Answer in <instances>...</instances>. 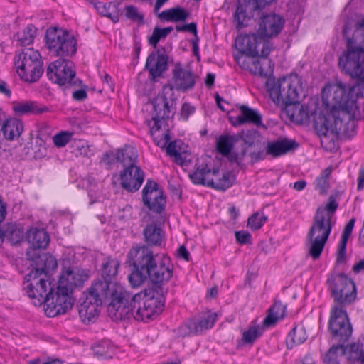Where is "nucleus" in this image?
<instances>
[{"instance_id":"nucleus-1","label":"nucleus","mask_w":364,"mask_h":364,"mask_svg":"<svg viewBox=\"0 0 364 364\" xmlns=\"http://www.w3.org/2000/svg\"><path fill=\"white\" fill-rule=\"evenodd\" d=\"M120 266L119 260L112 257L103 259L100 267V277L95 279L87 292L83 294L82 301L78 307L79 316L84 323H89L99 313L102 303L115 304L127 291L116 278Z\"/></svg>"},{"instance_id":"nucleus-2","label":"nucleus","mask_w":364,"mask_h":364,"mask_svg":"<svg viewBox=\"0 0 364 364\" xmlns=\"http://www.w3.org/2000/svg\"><path fill=\"white\" fill-rule=\"evenodd\" d=\"M164 299L152 289L132 294L127 291L116 303L109 304L107 312L114 321L133 316L137 321L147 322L154 319L164 309Z\"/></svg>"},{"instance_id":"nucleus-3","label":"nucleus","mask_w":364,"mask_h":364,"mask_svg":"<svg viewBox=\"0 0 364 364\" xmlns=\"http://www.w3.org/2000/svg\"><path fill=\"white\" fill-rule=\"evenodd\" d=\"M157 257L146 246L132 249L129 252L127 262L133 269L128 278L132 287L141 286L147 278L156 284L169 281L173 276L171 260L166 255L159 260Z\"/></svg>"},{"instance_id":"nucleus-4","label":"nucleus","mask_w":364,"mask_h":364,"mask_svg":"<svg viewBox=\"0 0 364 364\" xmlns=\"http://www.w3.org/2000/svg\"><path fill=\"white\" fill-rule=\"evenodd\" d=\"M27 255L31 257L33 269L24 277L23 289L35 306L45 304L49 291L51 290L48 272L57 267V261L48 253Z\"/></svg>"},{"instance_id":"nucleus-5","label":"nucleus","mask_w":364,"mask_h":364,"mask_svg":"<svg viewBox=\"0 0 364 364\" xmlns=\"http://www.w3.org/2000/svg\"><path fill=\"white\" fill-rule=\"evenodd\" d=\"M338 203L334 196H331L325 206H319L316 209L306 238V246L308 254L314 259L317 260L324 249L332 228L335 225L333 216L338 209Z\"/></svg>"},{"instance_id":"nucleus-6","label":"nucleus","mask_w":364,"mask_h":364,"mask_svg":"<svg viewBox=\"0 0 364 364\" xmlns=\"http://www.w3.org/2000/svg\"><path fill=\"white\" fill-rule=\"evenodd\" d=\"M361 38L359 39L358 32L351 38H347L346 48L338 58V67L350 77L364 81V36Z\"/></svg>"},{"instance_id":"nucleus-7","label":"nucleus","mask_w":364,"mask_h":364,"mask_svg":"<svg viewBox=\"0 0 364 364\" xmlns=\"http://www.w3.org/2000/svg\"><path fill=\"white\" fill-rule=\"evenodd\" d=\"M353 88L339 82L333 85L326 86L322 90V105L326 112H333L339 115L341 112H350L355 109L364 114L358 100L353 99Z\"/></svg>"},{"instance_id":"nucleus-8","label":"nucleus","mask_w":364,"mask_h":364,"mask_svg":"<svg viewBox=\"0 0 364 364\" xmlns=\"http://www.w3.org/2000/svg\"><path fill=\"white\" fill-rule=\"evenodd\" d=\"M267 87L270 98L277 105L280 106L295 102L302 92L301 79L297 74H291L277 81L269 80Z\"/></svg>"},{"instance_id":"nucleus-9","label":"nucleus","mask_w":364,"mask_h":364,"mask_svg":"<svg viewBox=\"0 0 364 364\" xmlns=\"http://www.w3.org/2000/svg\"><path fill=\"white\" fill-rule=\"evenodd\" d=\"M315 112L314 127L320 137L321 146L326 150L336 147L339 133L342 131L343 121L339 115L333 112Z\"/></svg>"},{"instance_id":"nucleus-10","label":"nucleus","mask_w":364,"mask_h":364,"mask_svg":"<svg viewBox=\"0 0 364 364\" xmlns=\"http://www.w3.org/2000/svg\"><path fill=\"white\" fill-rule=\"evenodd\" d=\"M211 159L208 157L202 161L196 164V170L189 174L191 181L195 184H200L211 187L218 191H225L232 183L230 181L229 173H224L219 178L220 169L217 166H212Z\"/></svg>"},{"instance_id":"nucleus-11","label":"nucleus","mask_w":364,"mask_h":364,"mask_svg":"<svg viewBox=\"0 0 364 364\" xmlns=\"http://www.w3.org/2000/svg\"><path fill=\"white\" fill-rule=\"evenodd\" d=\"M45 39L46 47L55 56L65 58L76 53L77 41L67 30L50 27L46 30Z\"/></svg>"},{"instance_id":"nucleus-12","label":"nucleus","mask_w":364,"mask_h":364,"mask_svg":"<svg viewBox=\"0 0 364 364\" xmlns=\"http://www.w3.org/2000/svg\"><path fill=\"white\" fill-rule=\"evenodd\" d=\"M15 66L20 78L29 83L37 82L43 73L41 54L32 48H25L16 56Z\"/></svg>"},{"instance_id":"nucleus-13","label":"nucleus","mask_w":364,"mask_h":364,"mask_svg":"<svg viewBox=\"0 0 364 364\" xmlns=\"http://www.w3.org/2000/svg\"><path fill=\"white\" fill-rule=\"evenodd\" d=\"M335 305L344 309L353 303L357 292L353 281L343 273L332 274L327 279Z\"/></svg>"},{"instance_id":"nucleus-14","label":"nucleus","mask_w":364,"mask_h":364,"mask_svg":"<svg viewBox=\"0 0 364 364\" xmlns=\"http://www.w3.org/2000/svg\"><path fill=\"white\" fill-rule=\"evenodd\" d=\"M73 63L65 58H60L50 63L46 74L49 80L65 89L79 86L82 81L76 77Z\"/></svg>"},{"instance_id":"nucleus-15","label":"nucleus","mask_w":364,"mask_h":364,"mask_svg":"<svg viewBox=\"0 0 364 364\" xmlns=\"http://www.w3.org/2000/svg\"><path fill=\"white\" fill-rule=\"evenodd\" d=\"M328 328L331 339L338 344H345L349 340L353 328L345 309L332 306Z\"/></svg>"},{"instance_id":"nucleus-16","label":"nucleus","mask_w":364,"mask_h":364,"mask_svg":"<svg viewBox=\"0 0 364 364\" xmlns=\"http://www.w3.org/2000/svg\"><path fill=\"white\" fill-rule=\"evenodd\" d=\"M71 294L72 291L68 287L58 282L56 289H51L46 300L44 304L46 314L48 317H54L65 314L73 307L74 304V299Z\"/></svg>"},{"instance_id":"nucleus-17","label":"nucleus","mask_w":364,"mask_h":364,"mask_svg":"<svg viewBox=\"0 0 364 364\" xmlns=\"http://www.w3.org/2000/svg\"><path fill=\"white\" fill-rule=\"evenodd\" d=\"M152 105V119L148 121V126L151 135L154 136L161 129L162 124L173 117L176 112V103L173 101L170 102L165 95H159L154 99Z\"/></svg>"},{"instance_id":"nucleus-18","label":"nucleus","mask_w":364,"mask_h":364,"mask_svg":"<svg viewBox=\"0 0 364 364\" xmlns=\"http://www.w3.org/2000/svg\"><path fill=\"white\" fill-rule=\"evenodd\" d=\"M274 0H238L237 9L234 14V21L238 29L246 27L249 21L254 17L255 13L258 14L268 4Z\"/></svg>"},{"instance_id":"nucleus-19","label":"nucleus","mask_w":364,"mask_h":364,"mask_svg":"<svg viewBox=\"0 0 364 364\" xmlns=\"http://www.w3.org/2000/svg\"><path fill=\"white\" fill-rule=\"evenodd\" d=\"M285 24L284 17L274 13L264 14L259 16L257 26V33L261 39H267L277 36Z\"/></svg>"},{"instance_id":"nucleus-20","label":"nucleus","mask_w":364,"mask_h":364,"mask_svg":"<svg viewBox=\"0 0 364 364\" xmlns=\"http://www.w3.org/2000/svg\"><path fill=\"white\" fill-rule=\"evenodd\" d=\"M142 200L144 205L156 213H162L166 206V196L157 183L149 178L142 190Z\"/></svg>"},{"instance_id":"nucleus-21","label":"nucleus","mask_w":364,"mask_h":364,"mask_svg":"<svg viewBox=\"0 0 364 364\" xmlns=\"http://www.w3.org/2000/svg\"><path fill=\"white\" fill-rule=\"evenodd\" d=\"M168 57L164 47H159L151 52L147 57L145 69L149 73L150 78L154 80L161 77L164 72L168 70Z\"/></svg>"},{"instance_id":"nucleus-22","label":"nucleus","mask_w":364,"mask_h":364,"mask_svg":"<svg viewBox=\"0 0 364 364\" xmlns=\"http://www.w3.org/2000/svg\"><path fill=\"white\" fill-rule=\"evenodd\" d=\"M215 313L208 314L200 320L191 318L183 323L178 328L179 336L185 337L191 334L197 335L211 328L216 321Z\"/></svg>"},{"instance_id":"nucleus-23","label":"nucleus","mask_w":364,"mask_h":364,"mask_svg":"<svg viewBox=\"0 0 364 364\" xmlns=\"http://www.w3.org/2000/svg\"><path fill=\"white\" fill-rule=\"evenodd\" d=\"M264 43H270L269 41L261 39L257 33L240 35L235 39V48L241 54L247 55L259 56Z\"/></svg>"},{"instance_id":"nucleus-24","label":"nucleus","mask_w":364,"mask_h":364,"mask_svg":"<svg viewBox=\"0 0 364 364\" xmlns=\"http://www.w3.org/2000/svg\"><path fill=\"white\" fill-rule=\"evenodd\" d=\"M144 180V173L138 166H129L120 172L121 186L128 192L139 189Z\"/></svg>"},{"instance_id":"nucleus-25","label":"nucleus","mask_w":364,"mask_h":364,"mask_svg":"<svg viewBox=\"0 0 364 364\" xmlns=\"http://www.w3.org/2000/svg\"><path fill=\"white\" fill-rule=\"evenodd\" d=\"M88 272L78 268L68 269L60 276L58 283L73 292L75 287H82L89 279Z\"/></svg>"},{"instance_id":"nucleus-26","label":"nucleus","mask_w":364,"mask_h":364,"mask_svg":"<svg viewBox=\"0 0 364 364\" xmlns=\"http://www.w3.org/2000/svg\"><path fill=\"white\" fill-rule=\"evenodd\" d=\"M172 83L177 90L187 91L193 89L196 84V76L188 70L177 64L172 70Z\"/></svg>"},{"instance_id":"nucleus-27","label":"nucleus","mask_w":364,"mask_h":364,"mask_svg":"<svg viewBox=\"0 0 364 364\" xmlns=\"http://www.w3.org/2000/svg\"><path fill=\"white\" fill-rule=\"evenodd\" d=\"M272 46L270 43H264L263 46L261 48V53H259L258 56L264 58V64H267L268 68H263L261 59H255L254 58L253 60H252L251 65H250V72L254 75L264 77H267L273 73L274 65L272 63L271 60L267 58L272 50Z\"/></svg>"},{"instance_id":"nucleus-28","label":"nucleus","mask_w":364,"mask_h":364,"mask_svg":"<svg viewBox=\"0 0 364 364\" xmlns=\"http://www.w3.org/2000/svg\"><path fill=\"white\" fill-rule=\"evenodd\" d=\"M235 134L237 142L242 140L243 144L241 150L235 151L232 157H234L235 161H242L247 155V148L255 146V143L259 141L261 135L258 131L254 129L242 130Z\"/></svg>"},{"instance_id":"nucleus-29","label":"nucleus","mask_w":364,"mask_h":364,"mask_svg":"<svg viewBox=\"0 0 364 364\" xmlns=\"http://www.w3.org/2000/svg\"><path fill=\"white\" fill-rule=\"evenodd\" d=\"M299 146V144L295 140L281 138L267 143V154L278 157L296 150Z\"/></svg>"},{"instance_id":"nucleus-30","label":"nucleus","mask_w":364,"mask_h":364,"mask_svg":"<svg viewBox=\"0 0 364 364\" xmlns=\"http://www.w3.org/2000/svg\"><path fill=\"white\" fill-rule=\"evenodd\" d=\"M240 114L235 117V121L230 117V119L233 126H239L246 123H250L256 127H262V120L261 114L256 110L250 108L247 105H240L239 107Z\"/></svg>"},{"instance_id":"nucleus-31","label":"nucleus","mask_w":364,"mask_h":364,"mask_svg":"<svg viewBox=\"0 0 364 364\" xmlns=\"http://www.w3.org/2000/svg\"><path fill=\"white\" fill-rule=\"evenodd\" d=\"M341 353V364H350L355 362L364 363V350L363 345L353 343L350 346L343 344Z\"/></svg>"},{"instance_id":"nucleus-32","label":"nucleus","mask_w":364,"mask_h":364,"mask_svg":"<svg viewBox=\"0 0 364 364\" xmlns=\"http://www.w3.org/2000/svg\"><path fill=\"white\" fill-rule=\"evenodd\" d=\"M26 239L33 251L46 248L50 242L48 233L44 229L37 228L28 230Z\"/></svg>"},{"instance_id":"nucleus-33","label":"nucleus","mask_w":364,"mask_h":364,"mask_svg":"<svg viewBox=\"0 0 364 364\" xmlns=\"http://www.w3.org/2000/svg\"><path fill=\"white\" fill-rule=\"evenodd\" d=\"M156 144L161 149H166L167 155L173 156L176 160L181 159V154L177 149L176 141H171V136L168 129H166L165 132L161 135L156 136L155 134L152 136Z\"/></svg>"},{"instance_id":"nucleus-34","label":"nucleus","mask_w":364,"mask_h":364,"mask_svg":"<svg viewBox=\"0 0 364 364\" xmlns=\"http://www.w3.org/2000/svg\"><path fill=\"white\" fill-rule=\"evenodd\" d=\"M13 110L16 115L22 116L26 114H41L48 112V108L46 106H40L33 101L14 102Z\"/></svg>"},{"instance_id":"nucleus-35","label":"nucleus","mask_w":364,"mask_h":364,"mask_svg":"<svg viewBox=\"0 0 364 364\" xmlns=\"http://www.w3.org/2000/svg\"><path fill=\"white\" fill-rule=\"evenodd\" d=\"M355 223V218H351L345 225L336 252V262L342 264L346 260V245L348 238L352 234Z\"/></svg>"},{"instance_id":"nucleus-36","label":"nucleus","mask_w":364,"mask_h":364,"mask_svg":"<svg viewBox=\"0 0 364 364\" xmlns=\"http://www.w3.org/2000/svg\"><path fill=\"white\" fill-rule=\"evenodd\" d=\"M286 112L290 120L298 124H304L309 119L306 107L300 104L299 100L285 105Z\"/></svg>"},{"instance_id":"nucleus-37","label":"nucleus","mask_w":364,"mask_h":364,"mask_svg":"<svg viewBox=\"0 0 364 364\" xmlns=\"http://www.w3.org/2000/svg\"><path fill=\"white\" fill-rule=\"evenodd\" d=\"M285 316L286 306L280 301H275L268 309L262 325L266 328L274 326L279 320L284 318Z\"/></svg>"},{"instance_id":"nucleus-38","label":"nucleus","mask_w":364,"mask_h":364,"mask_svg":"<svg viewBox=\"0 0 364 364\" xmlns=\"http://www.w3.org/2000/svg\"><path fill=\"white\" fill-rule=\"evenodd\" d=\"M23 130V122L16 118H11L4 122L1 132L6 139L12 141L18 138Z\"/></svg>"},{"instance_id":"nucleus-39","label":"nucleus","mask_w":364,"mask_h":364,"mask_svg":"<svg viewBox=\"0 0 364 364\" xmlns=\"http://www.w3.org/2000/svg\"><path fill=\"white\" fill-rule=\"evenodd\" d=\"M235 137L236 134H223L218 138L216 141V149L218 151L224 156H230V160L235 161H236L234 159V157H232L234 152L231 153V151L234 145L237 142Z\"/></svg>"},{"instance_id":"nucleus-40","label":"nucleus","mask_w":364,"mask_h":364,"mask_svg":"<svg viewBox=\"0 0 364 364\" xmlns=\"http://www.w3.org/2000/svg\"><path fill=\"white\" fill-rule=\"evenodd\" d=\"M190 16L191 13L188 11L181 6H176L163 11L158 17L170 22H184Z\"/></svg>"},{"instance_id":"nucleus-41","label":"nucleus","mask_w":364,"mask_h":364,"mask_svg":"<svg viewBox=\"0 0 364 364\" xmlns=\"http://www.w3.org/2000/svg\"><path fill=\"white\" fill-rule=\"evenodd\" d=\"M4 240L6 239L11 245L20 243L24 237L23 228L15 223H9L2 228Z\"/></svg>"},{"instance_id":"nucleus-42","label":"nucleus","mask_w":364,"mask_h":364,"mask_svg":"<svg viewBox=\"0 0 364 364\" xmlns=\"http://www.w3.org/2000/svg\"><path fill=\"white\" fill-rule=\"evenodd\" d=\"M137 152L135 148L130 146H126L122 149H119L116 154V160L120 162L124 168L129 166H136Z\"/></svg>"},{"instance_id":"nucleus-43","label":"nucleus","mask_w":364,"mask_h":364,"mask_svg":"<svg viewBox=\"0 0 364 364\" xmlns=\"http://www.w3.org/2000/svg\"><path fill=\"white\" fill-rule=\"evenodd\" d=\"M306 339L307 334L305 328L302 326H296L287 335V347L289 349L293 348L294 346L304 343Z\"/></svg>"},{"instance_id":"nucleus-44","label":"nucleus","mask_w":364,"mask_h":364,"mask_svg":"<svg viewBox=\"0 0 364 364\" xmlns=\"http://www.w3.org/2000/svg\"><path fill=\"white\" fill-rule=\"evenodd\" d=\"M94 7L100 15L110 18L114 23L119 21V16L117 4L97 1L94 3Z\"/></svg>"},{"instance_id":"nucleus-45","label":"nucleus","mask_w":364,"mask_h":364,"mask_svg":"<svg viewBox=\"0 0 364 364\" xmlns=\"http://www.w3.org/2000/svg\"><path fill=\"white\" fill-rule=\"evenodd\" d=\"M145 241L150 245H160L164 232L161 228L155 224H149L143 230Z\"/></svg>"},{"instance_id":"nucleus-46","label":"nucleus","mask_w":364,"mask_h":364,"mask_svg":"<svg viewBox=\"0 0 364 364\" xmlns=\"http://www.w3.org/2000/svg\"><path fill=\"white\" fill-rule=\"evenodd\" d=\"M93 353L97 358H111L114 354L115 348L108 340L100 341L92 347Z\"/></svg>"},{"instance_id":"nucleus-47","label":"nucleus","mask_w":364,"mask_h":364,"mask_svg":"<svg viewBox=\"0 0 364 364\" xmlns=\"http://www.w3.org/2000/svg\"><path fill=\"white\" fill-rule=\"evenodd\" d=\"M176 30L178 32H186V31H188V32H190V33H193L194 35L195 38L193 39H191V42L192 46H193V53L194 55H196L198 58V59L199 60V58H200V56H199V46H198L199 38H198V34H197V24H196V23L192 22L191 23L185 24V25H182V26L176 25Z\"/></svg>"},{"instance_id":"nucleus-48","label":"nucleus","mask_w":364,"mask_h":364,"mask_svg":"<svg viewBox=\"0 0 364 364\" xmlns=\"http://www.w3.org/2000/svg\"><path fill=\"white\" fill-rule=\"evenodd\" d=\"M262 334L259 325L252 324L242 333V343L244 345H252L255 341Z\"/></svg>"},{"instance_id":"nucleus-49","label":"nucleus","mask_w":364,"mask_h":364,"mask_svg":"<svg viewBox=\"0 0 364 364\" xmlns=\"http://www.w3.org/2000/svg\"><path fill=\"white\" fill-rule=\"evenodd\" d=\"M341 349H343V344H333L323 356V363L325 364H341Z\"/></svg>"},{"instance_id":"nucleus-50","label":"nucleus","mask_w":364,"mask_h":364,"mask_svg":"<svg viewBox=\"0 0 364 364\" xmlns=\"http://www.w3.org/2000/svg\"><path fill=\"white\" fill-rule=\"evenodd\" d=\"M36 35V28L34 26L28 25L21 33L17 34L18 41L21 46H29L33 43Z\"/></svg>"},{"instance_id":"nucleus-51","label":"nucleus","mask_w":364,"mask_h":364,"mask_svg":"<svg viewBox=\"0 0 364 364\" xmlns=\"http://www.w3.org/2000/svg\"><path fill=\"white\" fill-rule=\"evenodd\" d=\"M173 27L169 26L164 28L156 27L152 33V35L149 38V43L151 46L156 48L159 41L161 39H164L173 31Z\"/></svg>"},{"instance_id":"nucleus-52","label":"nucleus","mask_w":364,"mask_h":364,"mask_svg":"<svg viewBox=\"0 0 364 364\" xmlns=\"http://www.w3.org/2000/svg\"><path fill=\"white\" fill-rule=\"evenodd\" d=\"M267 220V217L259 213H253L247 220V226L252 230L260 229Z\"/></svg>"},{"instance_id":"nucleus-53","label":"nucleus","mask_w":364,"mask_h":364,"mask_svg":"<svg viewBox=\"0 0 364 364\" xmlns=\"http://www.w3.org/2000/svg\"><path fill=\"white\" fill-rule=\"evenodd\" d=\"M124 16L127 19L139 24L144 23V14L139 13L138 9L134 5H129L124 8Z\"/></svg>"},{"instance_id":"nucleus-54","label":"nucleus","mask_w":364,"mask_h":364,"mask_svg":"<svg viewBox=\"0 0 364 364\" xmlns=\"http://www.w3.org/2000/svg\"><path fill=\"white\" fill-rule=\"evenodd\" d=\"M256 56L247 55L246 54H241L235 57L237 64L243 69L250 70L252 60Z\"/></svg>"},{"instance_id":"nucleus-55","label":"nucleus","mask_w":364,"mask_h":364,"mask_svg":"<svg viewBox=\"0 0 364 364\" xmlns=\"http://www.w3.org/2000/svg\"><path fill=\"white\" fill-rule=\"evenodd\" d=\"M70 139V134L65 132H60L55 134L53 138V143L57 147L65 146Z\"/></svg>"},{"instance_id":"nucleus-56","label":"nucleus","mask_w":364,"mask_h":364,"mask_svg":"<svg viewBox=\"0 0 364 364\" xmlns=\"http://www.w3.org/2000/svg\"><path fill=\"white\" fill-rule=\"evenodd\" d=\"M251 235L246 231H236L235 238L237 243L240 245H245L251 243Z\"/></svg>"},{"instance_id":"nucleus-57","label":"nucleus","mask_w":364,"mask_h":364,"mask_svg":"<svg viewBox=\"0 0 364 364\" xmlns=\"http://www.w3.org/2000/svg\"><path fill=\"white\" fill-rule=\"evenodd\" d=\"M330 187V184L328 179L323 178H317L316 188L318 191L321 195L326 194Z\"/></svg>"},{"instance_id":"nucleus-58","label":"nucleus","mask_w":364,"mask_h":364,"mask_svg":"<svg viewBox=\"0 0 364 364\" xmlns=\"http://www.w3.org/2000/svg\"><path fill=\"white\" fill-rule=\"evenodd\" d=\"M195 112V107L188 102H184L182 105L180 115L182 119L187 120L189 116L193 114Z\"/></svg>"},{"instance_id":"nucleus-59","label":"nucleus","mask_w":364,"mask_h":364,"mask_svg":"<svg viewBox=\"0 0 364 364\" xmlns=\"http://www.w3.org/2000/svg\"><path fill=\"white\" fill-rule=\"evenodd\" d=\"M357 125L355 122V121L351 120L349 121L348 123H346L344 125L343 132L348 136H352L354 135L355 132Z\"/></svg>"},{"instance_id":"nucleus-60","label":"nucleus","mask_w":364,"mask_h":364,"mask_svg":"<svg viewBox=\"0 0 364 364\" xmlns=\"http://www.w3.org/2000/svg\"><path fill=\"white\" fill-rule=\"evenodd\" d=\"M72 96L75 100L82 101L87 97V92L85 90H77L73 92Z\"/></svg>"},{"instance_id":"nucleus-61","label":"nucleus","mask_w":364,"mask_h":364,"mask_svg":"<svg viewBox=\"0 0 364 364\" xmlns=\"http://www.w3.org/2000/svg\"><path fill=\"white\" fill-rule=\"evenodd\" d=\"M178 255L181 258L188 262L190 260V254L184 245L180 246L178 250Z\"/></svg>"},{"instance_id":"nucleus-62","label":"nucleus","mask_w":364,"mask_h":364,"mask_svg":"<svg viewBox=\"0 0 364 364\" xmlns=\"http://www.w3.org/2000/svg\"><path fill=\"white\" fill-rule=\"evenodd\" d=\"M267 152L264 153L263 150L259 151H254L250 154L251 159L255 161H258L259 160H262L265 158V155Z\"/></svg>"},{"instance_id":"nucleus-63","label":"nucleus","mask_w":364,"mask_h":364,"mask_svg":"<svg viewBox=\"0 0 364 364\" xmlns=\"http://www.w3.org/2000/svg\"><path fill=\"white\" fill-rule=\"evenodd\" d=\"M62 362L59 359H53L48 361H42L41 359H35L29 361L28 364H61Z\"/></svg>"},{"instance_id":"nucleus-64","label":"nucleus","mask_w":364,"mask_h":364,"mask_svg":"<svg viewBox=\"0 0 364 364\" xmlns=\"http://www.w3.org/2000/svg\"><path fill=\"white\" fill-rule=\"evenodd\" d=\"M114 159H116V156H114L112 152L111 153H105L102 157V161L107 165H111L114 164Z\"/></svg>"}]
</instances>
